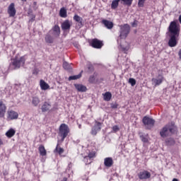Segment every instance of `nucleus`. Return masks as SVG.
Instances as JSON below:
<instances>
[{"label":"nucleus","instance_id":"412c9836","mask_svg":"<svg viewBox=\"0 0 181 181\" xmlns=\"http://www.w3.org/2000/svg\"><path fill=\"white\" fill-rule=\"evenodd\" d=\"M40 86L41 87V90H48V88H50V86H49V84H47V83H45V81L43 80L40 81Z\"/></svg>","mask_w":181,"mask_h":181},{"label":"nucleus","instance_id":"a878e982","mask_svg":"<svg viewBox=\"0 0 181 181\" xmlns=\"http://www.w3.org/2000/svg\"><path fill=\"white\" fill-rule=\"evenodd\" d=\"M38 149H39L40 155H41V156H46L47 152H46V149L45 148V146H40Z\"/></svg>","mask_w":181,"mask_h":181},{"label":"nucleus","instance_id":"e433bc0d","mask_svg":"<svg viewBox=\"0 0 181 181\" xmlns=\"http://www.w3.org/2000/svg\"><path fill=\"white\" fill-rule=\"evenodd\" d=\"M88 69L89 72L93 71L94 70V66H93V64H89L87 65Z\"/></svg>","mask_w":181,"mask_h":181},{"label":"nucleus","instance_id":"c9c22d12","mask_svg":"<svg viewBox=\"0 0 181 181\" xmlns=\"http://www.w3.org/2000/svg\"><path fill=\"white\" fill-rule=\"evenodd\" d=\"M129 83L131 84L132 87H134L136 84V80L134 78H129Z\"/></svg>","mask_w":181,"mask_h":181},{"label":"nucleus","instance_id":"6e6552de","mask_svg":"<svg viewBox=\"0 0 181 181\" xmlns=\"http://www.w3.org/2000/svg\"><path fill=\"white\" fill-rule=\"evenodd\" d=\"M91 46L92 47H94V49H101V47L104 46V44L103 43V41L95 38L92 40Z\"/></svg>","mask_w":181,"mask_h":181},{"label":"nucleus","instance_id":"aec40b11","mask_svg":"<svg viewBox=\"0 0 181 181\" xmlns=\"http://www.w3.org/2000/svg\"><path fill=\"white\" fill-rule=\"evenodd\" d=\"M52 30L54 32V36H55V37H59V36H60V27H59V25H54L52 28Z\"/></svg>","mask_w":181,"mask_h":181},{"label":"nucleus","instance_id":"de8ad7c7","mask_svg":"<svg viewBox=\"0 0 181 181\" xmlns=\"http://www.w3.org/2000/svg\"><path fill=\"white\" fill-rule=\"evenodd\" d=\"M61 181H67V177H64Z\"/></svg>","mask_w":181,"mask_h":181},{"label":"nucleus","instance_id":"c03bdc74","mask_svg":"<svg viewBox=\"0 0 181 181\" xmlns=\"http://www.w3.org/2000/svg\"><path fill=\"white\" fill-rule=\"evenodd\" d=\"M36 5H37V3L36 1L33 2V9H35V11H36V9H37V7L36 6Z\"/></svg>","mask_w":181,"mask_h":181},{"label":"nucleus","instance_id":"a18cd8bd","mask_svg":"<svg viewBox=\"0 0 181 181\" xmlns=\"http://www.w3.org/2000/svg\"><path fill=\"white\" fill-rule=\"evenodd\" d=\"M89 81H90V83H93V81H94V76H90V78H89Z\"/></svg>","mask_w":181,"mask_h":181},{"label":"nucleus","instance_id":"2f4dec72","mask_svg":"<svg viewBox=\"0 0 181 181\" xmlns=\"http://www.w3.org/2000/svg\"><path fill=\"white\" fill-rule=\"evenodd\" d=\"M54 152H58L59 155H62V153L64 152V149H63L62 147L59 148V144H57L56 148L54 149Z\"/></svg>","mask_w":181,"mask_h":181},{"label":"nucleus","instance_id":"a19ab883","mask_svg":"<svg viewBox=\"0 0 181 181\" xmlns=\"http://www.w3.org/2000/svg\"><path fill=\"white\" fill-rule=\"evenodd\" d=\"M112 131L114 132H118V131H119V127H118L117 125H115L112 127Z\"/></svg>","mask_w":181,"mask_h":181},{"label":"nucleus","instance_id":"f704fd0d","mask_svg":"<svg viewBox=\"0 0 181 181\" xmlns=\"http://www.w3.org/2000/svg\"><path fill=\"white\" fill-rule=\"evenodd\" d=\"M121 47H122V50L123 52H124V53H127V52L128 50H129V44H127L126 46H124V45H121Z\"/></svg>","mask_w":181,"mask_h":181},{"label":"nucleus","instance_id":"37998d69","mask_svg":"<svg viewBox=\"0 0 181 181\" xmlns=\"http://www.w3.org/2000/svg\"><path fill=\"white\" fill-rule=\"evenodd\" d=\"M111 108H113V109L118 108V104H117V103H112L111 104Z\"/></svg>","mask_w":181,"mask_h":181},{"label":"nucleus","instance_id":"bb28decb","mask_svg":"<svg viewBox=\"0 0 181 181\" xmlns=\"http://www.w3.org/2000/svg\"><path fill=\"white\" fill-rule=\"evenodd\" d=\"M119 2H121V0H114L111 4L112 9H117V8H118V4H119Z\"/></svg>","mask_w":181,"mask_h":181},{"label":"nucleus","instance_id":"3c124183","mask_svg":"<svg viewBox=\"0 0 181 181\" xmlns=\"http://www.w3.org/2000/svg\"><path fill=\"white\" fill-rule=\"evenodd\" d=\"M173 181H179V180H177V179H176V178H174V179L173 180Z\"/></svg>","mask_w":181,"mask_h":181},{"label":"nucleus","instance_id":"cd10ccee","mask_svg":"<svg viewBox=\"0 0 181 181\" xmlns=\"http://www.w3.org/2000/svg\"><path fill=\"white\" fill-rule=\"evenodd\" d=\"M78 78H81V72L78 75L71 76L69 77V81H71V80H78Z\"/></svg>","mask_w":181,"mask_h":181},{"label":"nucleus","instance_id":"49530a36","mask_svg":"<svg viewBox=\"0 0 181 181\" xmlns=\"http://www.w3.org/2000/svg\"><path fill=\"white\" fill-rule=\"evenodd\" d=\"M3 175H4V176H7V175H8V171H7V170L3 171Z\"/></svg>","mask_w":181,"mask_h":181},{"label":"nucleus","instance_id":"2eb2a0df","mask_svg":"<svg viewBox=\"0 0 181 181\" xmlns=\"http://www.w3.org/2000/svg\"><path fill=\"white\" fill-rule=\"evenodd\" d=\"M61 28L62 30H70V28H71V23H70L69 20H66L62 23Z\"/></svg>","mask_w":181,"mask_h":181},{"label":"nucleus","instance_id":"09e8293b","mask_svg":"<svg viewBox=\"0 0 181 181\" xmlns=\"http://www.w3.org/2000/svg\"><path fill=\"white\" fill-rule=\"evenodd\" d=\"M1 145H4V142L2 141V139H0V146Z\"/></svg>","mask_w":181,"mask_h":181},{"label":"nucleus","instance_id":"b1692460","mask_svg":"<svg viewBox=\"0 0 181 181\" xmlns=\"http://www.w3.org/2000/svg\"><path fill=\"white\" fill-rule=\"evenodd\" d=\"M59 16L61 18H67V10L64 7L60 9Z\"/></svg>","mask_w":181,"mask_h":181},{"label":"nucleus","instance_id":"c85d7f7f","mask_svg":"<svg viewBox=\"0 0 181 181\" xmlns=\"http://www.w3.org/2000/svg\"><path fill=\"white\" fill-rule=\"evenodd\" d=\"M112 97V95L111 94V93L110 92H106L105 94H104V100L105 101H110V100H111V98Z\"/></svg>","mask_w":181,"mask_h":181},{"label":"nucleus","instance_id":"473e14b6","mask_svg":"<svg viewBox=\"0 0 181 181\" xmlns=\"http://www.w3.org/2000/svg\"><path fill=\"white\" fill-rule=\"evenodd\" d=\"M63 67L65 70H71V65L66 62L63 63Z\"/></svg>","mask_w":181,"mask_h":181},{"label":"nucleus","instance_id":"9d476101","mask_svg":"<svg viewBox=\"0 0 181 181\" xmlns=\"http://www.w3.org/2000/svg\"><path fill=\"white\" fill-rule=\"evenodd\" d=\"M8 13L10 17L13 18L16 15V9H15V4L11 3L8 8Z\"/></svg>","mask_w":181,"mask_h":181},{"label":"nucleus","instance_id":"393cba45","mask_svg":"<svg viewBox=\"0 0 181 181\" xmlns=\"http://www.w3.org/2000/svg\"><path fill=\"white\" fill-rule=\"evenodd\" d=\"M16 131L13 129H10L6 133V136L8 138H12V136H13V135H15L16 134Z\"/></svg>","mask_w":181,"mask_h":181},{"label":"nucleus","instance_id":"4c0bfd02","mask_svg":"<svg viewBox=\"0 0 181 181\" xmlns=\"http://www.w3.org/2000/svg\"><path fill=\"white\" fill-rule=\"evenodd\" d=\"M145 1L146 0H139L138 5L140 8H143L144 4H145Z\"/></svg>","mask_w":181,"mask_h":181},{"label":"nucleus","instance_id":"c756f323","mask_svg":"<svg viewBox=\"0 0 181 181\" xmlns=\"http://www.w3.org/2000/svg\"><path fill=\"white\" fill-rule=\"evenodd\" d=\"M45 42L46 43H53V37L49 34H47L45 36Z\"/></svg>","mask_w":181,"mask_h":181},{"label":"nucleus","instance_id":"1a4fd4ad","mask_svg":"<svg viewBox=\"0 0 181 181\" xmlns=\"http://www.w3.org/2000/svg\"><path fill=\"white\" fill-rule=\"evenodd\" d=\"M140 180H146V179L151 178V173L147 170L141 171L138 173Z\"/></svg>","mask_w":181,"mask_h":181},{"label":"nucleus","instance_id":"dca6fc26","mask_svg":"<svg viewBox=\"0 0 181 181\" xmlns=\"http://www.w3.org/2000/svg\"><path fill=\"white\" fill-rule=\"evenodd\" d=\"M102 23L107 28V29H112V28H114V23L110 21L103 20Z\"/></svg>","mask_w":181,"mask_h":181},{"label":"nucleus","instance_id":"39448f33","mask_svg":"<svg viewBox=\"0 0 181 181\" xmlns=\"http://www.w3.org/2000/svg\"><path fill=\"white\" fill-rule=\"evenodd\" d=\"M25 62H26V58L25 56H23L20 58L16 57L14 59H13V66H14V69H20L21 66H25Z\"/></svg>","mask_w":181,"mask_h":181},{"label":"nucleus","instance_id":"20e7f679","mask_svg":"<svg viewBox=\"0 0 181 181\" xmlns=\"http://www.w3.org/2000/svg\"><path fill=\"white\" fill-rule=\"evenodd\" d=\"M131 30V27L128 24H124V25L120 26V34L119 37L120 39H125L127 36L129 34Z\"/></svg>","mask_w":181,"mask_h":181},{"label":"nucleus","instance_id":"0eeeda50","mask_svg":"<svg viewBox=\"0 0 181 181\" xmlns=\"http://www.w3.org/2000/svg\"><path fill=\"white\" fill-rule=\"evenodd\" d=\"M164 78H165L163 77V75H162V74H159L157 78H153L151 79L153 86H155V87H156L157 86H160V84H162V83H163Z\"/></svg>","mask_w":181,"mask_h":181},{"label":"nucleus","instance_id":"4be33fe9","mask_svg":"<svg viewBox=\"0 0 181 181\" xmlns=\"http://www.w3.org/2000/svg\"><path fill=\"white\" fill-rule=\"evenodd\" d=\"M165 144L168 146H172L176 144V141H175V139L170 137L165 139Z\"/></svg>","mask_w":181,"mask_h":181},{"label":"nucleus","instance_id":"ea45409f","mask_svg":"<svg viewBox=\"0 0 181 181\" xmlns=\"http://www.w3.org/2000/svg\"><path fill=\"white\" fill-rule=\"evenodd\" d=\"M140 138H141L142 142H144V143L148 142V138H146L145 136L141 135Z\"/></svg>","mask_w":181,"mask_h":181},{"label":"nucleus","instance_id":"7ed1b4c3","mask_svg":"<svg viewBox=\"0 0 181 181\" xmlns=\"http://www.w3.org/2000/svg\"><path fill=\"white\" fill-rule=\"evenodd\" d=\"M70 132L69 126L66 124H62L59 127V136H61L62 141H64Z\"/></svg>","mask_w":181,"mask_h":181},{"label":"nucleus","instance_id":"f03ea898","mask_svg":"<svg viewBox=\"0 0 181 181\" xmlns=\"http://www.w3.org/2000/svg\"><path fill=\"white\" fill-rule=\"evenodd\" d=\"M177 132V127L175 124V122H170L165 124L160 131V135L161 138H168V136H172Z\"/></svg>","mask_w":181,"mask_h":181},{"label":"nucleus","instance_id":"58836bf2","mask_svg":"<svg viewBox=\"0 0 181 181\" xmlns=\"http://www.w3.org/2000/svg\"><path fill=\"white\" fill-rule=\"evenodd\" d=\"M97 132H98V130H97L95 127H93L90 132L91 135H97Z\"/></svg>","mask_w":181,"mask_h":181},{"label":"nucleus","instance_id":"6ab92c4d","mask_svg":"<svg viewBox=\"0 0 181 181\" xmlns=\"http://www.w3.org/2000/svg\"><path fill=\"white\" fill-rule=\"evenodd\" d=\"M18 117H19L18 112L13 110L8 112V118H10V119H18Z\"/></svg>","mask_w":181,"mask_h":181},{"label":"nucleus","instance_id":"f257e3e1","mask_svg":"<svg viewBox=\"0 0 181 181\" xmlns=\"http://www.w3.org/2000/svg\"><path fill=\"white\" fill-rule=\"evenodd\" d=\"M170 37L168 45L169 47L177 46V37L180 35V25L176 21H171L168 28Z\"/></svg>","mask_w":181,"mask_h":181},{"label":"nucleus","instance_id":"5701e85b","mask_svg":"<svg viewBox=\"0 0 181 181\" xmlns=\"http://www.w3.org/2000/svg\"><path fill=\"white\" fill-rule=\"evenodd\" d=\"M74 21L79 23V26H83V18L80 17L78 15L76 14L74 16Z\"/></svg>","mask_w":181,"mask_h":181},{"label":"nucleus","instance_id":"8fccbe9b","mask_svg":"<svg viewBox=\"0 0 181 181\" xmlns=\"http://www.w3.org/2000/svg\"><path fill=\"white\" fill-rule=\"evenodd\" d=\"M178 20H179L180 23L181 24V15L179 16Z\"/></svg>","mask_w":181,"mask_h":181},{"label":"nucleus","instance_id":"a211bd4d","mask_svg":"<svg viewBox=\"0 0 181 181\" xmlns=\"http://www.w3.org/2000/svg\"><path fill=\"white\" fill-rule=\"evenodd\" d=\"M31 103L33 107H37L40 104V99L37 96H33Z\"/></svg>","mask_w":181,"mask_h":181},{"label":"nucleus","instance_id":"79ce46f5","mask_svg":"<svg viewBox=\"0 0 181 181\" xmlns=\"http://www.w3.org/2000/svg\"><path fill=\"white\" fill-rule=\"evenodd\" d=\"M132 26L133 28H136V26H138V21H134L132 23Z\"/></svg>","mask_w":181,"mask_h":181},{"label":"nucleus","instance_id":"f8f14e48","mask_svg":"<svg viewBox=\"0 0 181 181\" xmlns=\"http://www.w3.org/2000/svg\"><path fill=\"white\" fill-rule=\"evenodd\" d=\"M5 114H6V105L4 102L0 101V118H4Z\"/></svg>","mask_w":181,"mask_h":181},{"label":"nucleus","instance_id":"423d86ee","mask_svg":"<svg viewBox=\"0 0 181 181\" xmlns=\"http://www.w3.org/2000/svg\"><path fill=\"white\" fill-rule=\"evenodd\" d=\"M143 124H144V125H147L148 129H151L152 127L155 125V120L151 117L145 116L143 118Z\"/></svg>","mask_w":181,"mask_h":181},{"label":"nucleus","instance_id":"9b49d317","mask_svg":"<svg viewBox=\"0 0 181 181\" xmlns=\"http://www.w3.org/2000/svg\"><path fill=\"white\" fill-rule=\"evenodd\" d=\"M94 157H95V152L94 151L89 153L88 156H85L83 161L86 163V165L91 163V159Z\"/></svg>","mask_w":181,"mask_h":181},{"label":"nucleus","instance_id":"ddd939ff","mask_svg":"<svg viewBox=\"0 0 181 181\" xmlns=\"http://www.w3.org/2000/svg\"><path fill=\"white\" fill-rule=\"evenodd\" d=\"M104 165L105 168H111L114 165V160L111 157L105 158L104 159Z\"/></svg>","mask_w":181,"mask_h":181},{"label":"nucleus","instance_id":"603ef678","mask_svg":"<svg viewBox=\"0 0 181 181\" xmlns=\"http://www.w3.org/2000/svg\"><path fill=\"white\" fill-rule=\"evenodd\" d=\"M22 2H26L27 0H21Z\"/></svg>","mask_w":181,"mask_h":181},{"label":"nucleus","instance_id":"7c9ffc66","mask_svg":"<svg viewBox=\"0 0 181 181\" xmlns=\"http://www.w3.org/2000/svg\"><path fill=\"white\" fill-rule=\"evenodd\" d=\"M121 1V4H122L123 5H127L128 6H131V5H132V1L134 0H120Z\"/></svg>","mask_w":181,"mask_h":181},{"label":"nucleus","instance_id":"864d4df0","mask_svg":"<svg viewBox=\"0 0 181 181\" xmlns=\"http://www.w3.org/2000/svg\"><path fill=\"white\" fill-rule=\"evenodd\" d=\"M78 128H81V124H79V125H78Z\"/></svg>","mask_w":181,"mask_h":181},{"label":"nucleus","instance_id":"4468645a","mask_svg":"<svg viewBox=\"0 0 181 181\" xmlns=\"http://www.w3.org/2000/svg\"><path fill=\"white\" fill-rule=\"evenodd\" d=\"M74 87L79 93H86L87 91V87L83 84L75 83Z\"/></svg>","mask_w":181,"mask_h":181},{"label":"nucleus","instance_id":"72a5a7b5","mask_svg":"<svg viewBox=\"0 0 181 181\" xmlns=\"http://www.w3.org/2000/svg\"><path fill=\"white\" fill-rule=\"evenodd\" d=\"M93 128H95L97 131H101V122L95 121V124Z\"/></svg>","mask_w":181,"mask_h":181},{"label":"nucleus","instance_id":"f3484780","mask_svg":"<svg viewBox=\"0 0 181 181\" xmlns=\"http://www.w3.org/2000/svg\"><path fill=\"white\" fill-rule=\"evenodd\" d=\"M50 108H52V105L47 102H45L41 107L42 112H47V111H49Z\"/></svg>","mask_w":181,"mask_h":181}]
</instances>
